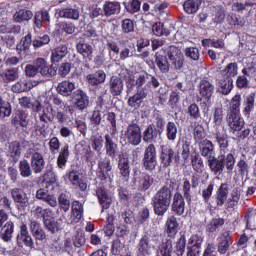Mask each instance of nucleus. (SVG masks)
I'll return each instance as SVG.
<instances>
[{"instance_id":"4be33fe9","label":"nucleus","mask_w":256,"mask_h":256,"mask_svg":"<svg viewBox=\"0 0 256 256\" xmlns=\"http://www.w3.org/2000/svg\"><path fill=\"white\" fill-rule=\"evenodd\" d=\"M76 51L82 55L83 59L93 60V46L91 44L81 40L76 44Z\"/></svg>"},{"instance_id":"ddd939ff","label":"nucleus","mask_w":256,"mask_h":256,"mask_svg":"<svg viewBox=\"0 0 256 256\" xmlns=\"http://www.w3.org/2000/svg\"><path fill=\"white\" fill-rule=\"evenodd\" d=\"M154 241L158 245V256H171L173 253V240L163 239V237L159 236Z\"/></svg>"},{"instance_id":"2f4dec72","label":"nucleus","mask_w":256,"mask_h":256,"mask_svg":"<svg viewBox=\"0 0 256 256\" xmlns=\"http://www.w3.org/2000/svg\"><path fill=\"white\" fill-rule=\"evenodd\" d=\"M103 10L105 17H111L112 15H119L121 13V3L117 1H106L103 4Z\"/></svg>"},{"instance_id":"13d9d810","label":"nucleus","mask_w":256,"mask_h":256,"mask_svg":"<svg viewBox=\"0 0 256 256\" xmlns=\"http://www.w3.org/2000/svg\"><path fill=\"white\" fill-rule=\"evenodd\" d=\"M215 137L221 151H224V149L229 147V140H227L228 136L226 132L216 131Z\"/></svg>"},{"instance_id":"a878e982","label":"nucleus","mask_w":256,"mask_h":256,"mask_svg":"<svg viewBox=\"0 0 256 256\" xmlns=\"http://www.w3.org/2000/svg\"><path fill=\"white\" fill-rule=\"evenodd\" d=\"M111 159L109 157H105L98 162V177L102 181H105L109 176V172L111 171Z\"/></svg>"},{"instance_id":"c9c22d12","label":"nucleus","mask_w":256,"mask_h":256,"mask_svg":"<svg viewBox=\"0 0 256 256\" xmlns=\"http://www.w3.org/2000/svg\"><path fill=\"white\" fill-rule=\"evenodd\" d=\"M255 109V93H251L244 98L242 113L244 117L249 119L251 117V111Z\"/></svg>"},{"instance_id":"ea45409f","label":"nucleus","mask_w":256,"mask_h":256,"mask_svg":"<svg viewBox=\"0 0 256 256\" xmlns=\"http://www.w3.org/2000/svg\"><path fill=\"white\" fill-rule=\"evenodd\" d=\"M56 15L62 19H73L77 21L79 19V10L73 8H62L56 10Z\"/></svg>"},{"instance_id":"412c9836","label":"nucleus","mask_w":256,"mask_h":256,"mask_svg":"<svg viewBox=\"0 0 256 256\" xmlns=\"http://www.w3.org/2000/svg\"><path fill=\"white\" fill-rule=\"evenodd\" d=\"M11 197L12 199H14L15 203H18L19 207H21L22 209H25V207H29V198L22 189L13 188L11 190Z\"/></svg>"},{"instance_id":"37998d69","label":"nucleus","mask_w":256,"mask_h":256,"mask_svg":"<svg viewBox=\"0 0 256 256\" xmlns=\"http://www.w3.org/2000/svg\"><path fill=\"white\" fill-rule=\"evenodd\" d=\"M0 77L4 83H11L19 79V71L17 68H9L0 72Z\"/></svg>"},{"instance_id":"de8ad7c7","label":"nucleus","mask_w":256,"mask_h":256,"mask_svg":"<svg viewBox=\"0 0 256 256\" xmlns=\"http://www.w3.org/2000/svg\"><path fill=\"white\" fill-rule=\"evenodd\" d=\"M14 225L13 222L8 221L2 226L0 230V237L3 241L9 242L13 237Z\"/></svg>"},{"instance_id":"c756f323","label":"nucleus","mask_w":256,"mask_h":256,"mask_svg":"<svg viewBox=\"0 0 256 256\" xmlns=\"http://www.w3.org/2000/svg\"><path fill=\"white\" fill-rule=\"evenodd\" d=\"M29 228L36 241H45V239H47V233H45V230H43L39 222L32 220Z\"/></svg>"},{"instance_id":"603ef678","label":"nucleus","mask_w":256,"mask_h":256,"mask_svg":"<svg viewBox=\"0 0 256 256\" xmlns=\"http://www.w3.org/2000/svg\"><path fill=\"white\" fill-rule=\"evenodd\" d=\"M34 215L36 219H42L44 223V221L51 219V217H53V211L49 208L44 209L41 206H37L34 210Z\"/></svg>"},{"instance_id":"cd10ccee","label":"nucleus","mask_w":256,"mask_h":256,"mask_svg":"<svg viewBox=\"0 0 256 256\" xmlns=\"http://www.w3.org/2000/svg\"><path fill=\"white\" fill-rule=\"evenodd\" d=\"M67 178L69 179V182L73 187H78L80 191H86L87 190V182L81 180V177L79 176V171L72 170L67 174Z\"/></svg>"},{"instance_id":"a211bd4d","label":"nucleus","mask_w":256,"mask_h":256,"mask_svg":"<svg viewBox=\"0 0 256 256\" xmlns=\"http://www.w3.org/2000/svg\"><path fill=\"white\" fill-rule=\"evenodd\" d=\"M118 169L121 175L122 181L129 182L131 178V167L129 165V158L120 156L118 160Z\"/></svg>"},{"instance_id":"393cba45","label":"nucleus","mask_w":256,"mask_h":256,"mask_svg":"<svg viewBox=\"0 0 256 256\" xmlns=\"http://www.w3.org/2000/svg\"><path fill=\"white\" fill-rule=\"evenodd\" d=\"M108 85H109L110 93L111 95H113V97H119V95L123 93V89H124L123 79L117 76H112L110 78Z\"/></svg>"},{"instance_id":"4d7b16f0","label":"nucleus","mask_w":256,"mask_h":256,"mask_svg":"<svg viewBox=\"0 0 256 256\" xmlns=\"http://www.w3.org/2000/svg\"><path fill=\"white\" fill-rule=\"evenodd\" d=\"M239 73V65L237 63L232 62L229 63L226 68L222 71L223 75H226V79H231V77H237Z\"/></svg>"},{"instance_id":"9b49d317","label":"nucleus","mask_w":256,"mask_h":256,"mask_svg":"<svg viewBox=\"0 0 256 256\" xmlns=\"http://www.w3.org/2000/svg\"><path fill=\"white\" fill-rule=\"evenodd\" d=\"M155 63L160 73H169V71H171V64L169 63L165 49H161L160 51L156 52Z\"/></svg>"},{"instance_id":"49530a36","label":"nucleus","mask_w":256,"mask_h":256,"mask_svg":"<svg viewBox=\"0 0 256 256\" xmlns=\"http://www.w3.org/2000/svg\"><path fill=\"white\" fill-rule=\"evenodd\" d=\"M51 21V16H49V12L45 11H38L35 13L34 16V23L38 29L43 27V23H49Z\"/></svg>"},{"instance_id":"9d476101","label":"nucleus","mask_w":256,"mask_h":256,"mask_svg":"<svg viewBox=\"0 0 256 256\" xmlns=\"http://www.w3.org/2000/svg\"><path fill=\"white\" fill-rule=\"evenodd\" d=\"M139 176V171L134 170V179L137 183L139 191H147L151 188V185L154 183L153 177L147 173H142Z\"/></svg>"},{"instance_id":"39448f33","label":"nucleus","mask_w":256,"mask_h":256,"mask_svg":"<svg viewBox=\"0 0 256 256\" xmlns=\"http://www.w3.org/2000/svg\"><path fill=\"white\" fill-rule=\"evenodd\" d=\"M83 213H85V209L83 208V204L79 201H73L71 206V214L67 216L65 219V223L67 225H75L83 219Z\"/></svg>"},{"instance_id":"4c0bfd02","label":"nucleus","mask_w":256,"mask_h":256,"mask_svg":"<svg viewBox=\"0 0 256 256\" xmlns=\"http://www.w3.org/2000/svg\"><path fill=\"white\" fill-rule=\"evenodd\" d=\"M69 144H65L59 151L57 157V167L59 169H65L67 167V162L69 161Z\"/></svg>"},{"instance_id":"3c124183","label":"nucleus","mask_w":256,"mask_h":256,"mask_svg":"<svg viewBox=\"0 0 256 256\" xmlns=\"http://www.w3.org/2000/svg\"><path fill=\"white\" fill-rule=\"evenodd\" d=\"M241 94H236L230 101L228 114H241Z\"/></svg>"},{"instance_id":"b1692460","label":"nucleus","mask_w":256,"mask_h":256,"mask_svg":"<svg viewBox=\"0 0 256 256\" xmlns=\"http://www.w3.org/2000/svg\"><path fill=\"white\" fill-rule=\"evenodd\" d=\"M231 245V234L229 231L222 232L218 237V251L221 255H225L229 251Z\"/></svg>"},{"instance_id":"c03bdc74","label":"nucleus","mask_w":256,"mask_h":256,"mask_svg":"<svg viewBox=\"0 0 256 256\" xmlns=\"http://www.w3.org/2000/svg\"><path fill=\"white\" fill-rule=\"evenodd\" d=\"M218 91L222 95H229L233 91V78H224L218 81Z\"/></svg>"},{"instance_id":"bb28decb","label":"nucleus","mask_w":256,"mask_h":256,"mask_svg":"<svg viewBox=\"0 0 256 256\" xmlns=\"http://www.w3.org/2000/svg\"><path fill=\"white\" fill-rule=\"evenodd\" d=\"M199 149L202 157H205L207 161L209 159L213 158V153L215 152V145H213V142L208 139H204L199 143Z\"/></svg>"},{"instance_id":"7ed1b4c3","label":"nucleus","mask_w":256,"mask_h":256,"mask_svg":"<svg viewBox=\"0 0 256 256\" xmlns=\"http://www.w3.org/2000/svg\"><path fill=\"white\" fill-rule=\"evenodd\" d=\"M123 137L127 140V143L137 147V145L141 144V139H143L141 127L137 123L128 125L123 133Z\"/></svg>"},{"instance_id":"473e14b6","label":"nucleus","mask_w":256,"mask_h":256,"mask_svg":"<svg viewBox=\"0 0 256 256\" xmlns=\"http://www.w3.org/2000/svg\"><path fill=\"white\" fill-rule=\"evenodd\" d=\"M105 139V149H106V153L107 155H109V157H112V159H115V157H117V142H115V136H113L112 134H106L104 136Z\"/></svg>"},{"instance_id":"0eeeda50","label":"nucleus","mask_w":256,"mask_h":256,"mask_svg":"<svg viewBox=\"0 0 256 256\" xmlns=\"http://www.w3.org/2000/svg\"><path fill=\"white\" fill-rule=\"evenodd\" d=\"M226 122L230 129V133H239L245 127V120L241 117V114H227Z\"/></svg>"},{"instance_id":"aec40b11","label":"nucleus","mask_w":256,"mask_h":256,"mask_svg":"<svg viewBox=\"0 0 256 256\" xmlns=\"http://www.w3.org/2000/svg\"><path fill=\"white\" fill-rule=\"evenodd\" d=\"M175 157V150L169 145L161 146L160 161L163 167H170L173 163V158Z\"/></svg>"},{"instance_id":"052dcab7","label":"nucleus","mask_w":256,"mask_h":256,"mask_svg":"<svg viewBox=\"0 0 256 256\" xmlns=\"http://www.w3.org/2000/svg\"><path fill=\"white\" fill-rule=\"evenodd\" d=\"M177 124L175 122H168L166 125V137L168 141H175L177 139Z\"/></svg>"},{"instance_id":"2eb2a0df","label":"nucleus","mask_w":256,"mask_h":256,"mask_svg":"<svg viewBox=\"0 0 256 256\" xmlns=\"http://www.w3.org/2000/svg\"><path fill=\"white\" fill-rule=\"evenodd\" d=\"M168 57L175 69H181V67H183V62L185 59L181 49L175 46H170L168 50Z\"/></svg>"},{"instance_id":"680f3d73","label":"nucleus","mask_w":256,"mask_h":256,"mask_svg":"<svg viewBox=\"0 0 256 256\" xmlns=\"http://www.w3.org/2000/svg\"><path fill=\"white\" fill-rule=\"evenodd\" d=\"M50 41L51 37H49V35L47 34H44L42 36H37L36 38H34V40L32 41V45L34 49H39L40 47L49 45Z\"/></svg>"},{"instance_id":"7c9ffc66","label":"nucleus","mask_w":256,"mask_h":256,"mask_svg":"<svg viewBox=\"0 0 256 256\" xmlns=\"http://www.w3.org/2000/svg\"><path fill=\"white\" fill-rule=\"evenodd\" d=\"M229 195V185L227 183H222L218 190L216 191V205L217 207H223L227 202V197Z\"/></svg>"},{"instance_id":"4468645a","label":"nucleus","mask_w":256,"mask_h":256,"mask_svg":"<svg viewBox=\"0 0 256 256\" xmlns=\"http://www.w3.org/2000/svg\"><path fill=\"white\" fill-rule=\"evenodd\" d=\"M199 175H193L191 182L189 179H184L183 185H182V193L185 197L187 203H191L192 197H191V187L193 189L199 187ZM192 183V184H191Z\"/></svg>"},{"instance_id":"a18cd8bd","label":"nucleus","mask_w":256,"mask_h":256,"mask_svg":"<svg viewBox=\"0 0 256 256\" xmlns=\"http://www.w3.org/2000/svg\"><path fill=\"white\" fill-rule=\"evenodd\" d=\"M177 229H179V222L175 216H170L166 220V233L169 237H175L177 235Z\"/></svg>"},{"instance_id":"774afa93","label":"nucleus","mask_w":256,"mask_h":256,"mask_svg":"<svg viewBox=\"0 0 256 256\" xmlns=\"http://www.w3.org/2000/svg\"><path fill=\"white\" fill-rule=\"evenodd\" d=\"M185 245H187V241L185 240V237L182 236L176 242L175 253L177 256H183V253H185Z\"/></svg>"},{"instance_id":"f3484780","label":"nucleus","mask_w":256,"mask_h":256,"mask_svg":"<svg viewBox=\"0 0 256 256\" xmlns=\"http://www.w3.org/2000/svg\"><path fill=\"white\" fill-rule=\"evenodd\" d=\"M198 91L203 99L210 101L213 93H215V86L209 80L203 79L198 85Z\"/></svg>"},{"instance_id":"f704fd0d","label":"nucleus","mask_w":256,"mask_h":256,"mask_svg":"<svg viewBox=\"0 0 256 256\" xmlns=\"http://www.w3.org/2000/svg\"><path fill=\"white\" fill-rule=\"evenodd\" d=\"M151 240L149 236H144L140 239L137 246V256H149L151 255Z\"/></svg>"},{"instance_id":"1a4fd4ad","label":"nucleus","mask_w":256,"mask_h":256,"mask_svg":"<svg viewBox=\"0 0 256 256\" xmlns=\"http://www.w3.org/2000/svg\"><path fill=\"white\" fill-rule=\"evenodd\" d=\"M203 243V237L198 234H193L187 243L188 253L187 256H199L201 253V245Z\"/></svg>"},{"instance_id":"8fccbe9b","label":"nucleus","mask_w":256,"mask_h":256,"mask_svg":"<svg viewBox=\"0 0 256 256\" xmlns=\"http://www.w3.org/2000/svg\"><path fill=\"white\" fill-rule=\"evenodd\" d=\"M31 87H33L31 82H27V80H19L12 85L11 91L13 93H25L27 91H31Z\"/></svg>"},{"instance_id":"f03ea898","label":"nucleus","mask_w":256,"mask_h":256,"mask_svg":"<svg viewBox=\"0 0 256 256\" xmlns=\"http://www.w3.org/2000/svg\"><path fill=\"white\" fill-rule=\"evenodd\" d=\"M207 162L210 171L214 175H221L225 171V167L228 173H233V169H235V156L231 153L226 156L224 154H220L218 157L212 156Z\"/></svg>"},{"instance_id":"338daca9","label":"nucleus","mask_w":256,"mask_h":256,"mask_svg":"<svg viewBox=\"0 0 256 256\" xmlns=\"http://www.w3.org/2000/svg\"><path fill=\"white\" fill-rule=\"evenodd\" d=\"M58 202L60 205V209H62V211H64L65 213H67V211L71 209V201H69V198L66 196L65 193L59 195Z\"/></svg>"},{"instance_id":"f257e3e1","label":"nucleus","mask_w":256,"mask_h":256,"mask_svg":"<svg viewBox=\"0 0 256 256\" xmlns=\"http://www.w3.org/2000/svg\"><path fill=\"white\" fill-rule=\"evenodd\" d=\"M171 199H173L171 187H161L152 198V207L155 215L163 217L169 211V207H171Z\"/></svg>"},{"instance_id":"6e6d98bb","label":"nucleus","mask_w":256,"mask_h":256,"mask_svg":"<svg viewBox=\"0 0 256 256\" xmlns=\"http://www.w3.org/2000/svg\"><path fill=\"white\" fill-rule=\"evenodd\" d=\"M8 153L14 161H19V157H21V144L17 141L11 142L8 147Z\"/></svg>"},{"instance_id":"bf43d9fd","label":"nucleus","mask_w":256,"mask_h":256,"mask_svg":"<svg viewBox=\"0 0 256 256\" xmlns=\"http://www.w3.org/2000/svg\"><path fill=\"white\" fill-rule=\"evenodd\" d=\"M19 171L21 177H31L33 175V170H31V164H29V161L22 160L19 162Z\"/></svg>"},{"instance_id":"e2e57ef3","label":"nucleus","mask_w":256,"mask_h":256,"mask_svg":"<svg viewBox=\"0 0 256 256\" xmlns=\"http://www.w3.org/2000/svg\"><path fill=\"white\" fill-rule=\"evenodd\" d=\"M142 163L146 171H155L157 167V158L143 157Z\"/></svg>"},{"instance_id":"6e6552de","label":"nucleus","mask_w":256,"mask_h":256,"mask_svg":"<svg viewBox=\"0 0 256 256\" xmlns=\"http://www.w3.org/2000/svg\"><path fill=\"white\" fill-rule=\"evenodd\" d=\"M74 101V105L78 111H84L89 107V96L82 89H77L73 92L71 96Z\"/></svg>"},{"instance_id":"423d86ee","label":"nucleus","mask_w":256,"mask_h":256,"mask_svg":"<svg viewBox=\"0 0 256 256\" xmlns=\"http://www.w3.org/2000/svg\"><path fill=\"white\" fill-rule=\"evenodd\" d=\"M16 243L18 247H29L30 249H33L35 247V242L33 241V237L29 235L27 225L22 224L20 226V232L16 237Z\"/></svg>"},{"instance_id":"79ce46f5","label":"nucleus","mask_w":256,"mask_h":256,"mask_svg":"<svg viewBox=\"0 0 256 256\" xmlns=\"http://www.w3.org/2000/svg\"><path fill=\"white\" fill-rule=\"evenodd\" d=\"M96 195L98 197L100 205H102V209H109L111 206V196L107 193L105 188H98L96 190Z\"/></svg>"},{"instance_id":"58836bf2","label":"nucleus","mask_w":256,"mask_h":256,"mask_svg":"<svg viewBox=\"0 0 256 256\" xmlns=\"http://www.w3.org/2000/svg\"><path fill=\"white\" fill-rule=\"evenodd\" d=\"M15 127H27L29 125V113L25 111H18L11 121Z\"/></svg>"},{"instance_id":"20e7f679","label":"nucleus","mask_w":256,"mask_h":256,"mask_svg":"<svg viewBox=\"0 0 256 256\" xmlns=\"http://www.w3.org/2000/svg\"><path fill=\"white\" fill-rule=\"evenodd\" d=\"M26 157H31L30 163L34 173H43V169H45V158H43V154L37 152L33 147L27 150Z\"/></svg>"},{"instance_id":"09e8293b","label":"nucleus","mask_w":256,"mask_h":256,"mask_svg":"<svg viewBox=\"0 0 256 256\" xmlns=\"http://www.w3.org/2000/svg\"><path fill=\"white\" fill-rule=\"evenodd\" d=\"M201 0H186L183 4V9L188 15H193L199 11Z\"/></svg>"},{"instance_id":"6ab92c4d","label":"nucleus","mask_w":256,"mask_h":256,"mask_svg":"<svg viewBox=\"0 0 256 256\" xmlns=\"http://www.w3.org/2000/svg\"><path fill=\"white\" fill-rule=\"evenodd\" d=\"M161 132L155 127L154 124H150L143 132L144 143H149V145L157 143Z\"/></svg>"},{"instance_id":"5fc2aeb1","label":"nucleus","mask_w":256,"mask_h":256,"mask_svg":"<svg viewBox=\"0 0 256 256\" xmlns=\"http://www.w3.org/2000/svg\"><path fill=\"white\" fill-rule=\"evenodd\" d=\"M225 225V220L223 218H213L207 225V233H215L220 227Z\"/></svg>"},{"instance_id":"864d4df0","label":"nucleus","mask_w":256,"mask_h":256,"mask_svg":"<svg viewBox=\"0 0 256 256\" xmlns=\"http://www.w3.org/2000/svg\"><path fill=\"white\" fill-rule=\"evenodd\" d=\"M67 53H69V50H67V46L59 45L54 50H52V61H61V59H63V57H65Z\"/></svg>"},{"instance_id":"e433bc0d","label":"nucleus","mask_w":256,"mask_h":256,"mask_svg":"<svg viewBox=\"0 0 256 256\" xmlns=\"http://www.w3.org/2000/svg\"><path fill=\"white\" fill-rule=\"evenodd\" d=\"M31 43H33L31 34H27L24 38H22L20 45L17 46L18 55H20V57H25L28 55L31 49Z\"/></svg>"},{"instance_id":"5701e85b","label":"nucleus","mask_w":256,"mask_h":256,"mask_svg":"<svg viewBox=\"0 0 256 256\" xmlns=\"http://www.w3.org/2000/svg\"><path fill=\"white\" fill-rule=\"evenodd\" d=\"M147 98V93L145 92V88H139L136 91V94L131 96L128 99V106L132 107L133 109H139L141 104L143 103V99Z\"/></svg>"},{"instance_id":"c85d7f7f","label":"nucleus","mask_w":256,"mask_h":256,"mask_svg":"<svg viewBox=\"0 0 256 256\" xmlns=\"http://www.w3.org/2000/svg\"><path fill=\"white\" fill-rule=\"evenodd\" d=\"M57 93L63 97H73V91H75V83L64 80L60 82L57 86Z\"/></svg>"},{"instance_id":"0e129e2a","label":"nucleus","mask_w":256,"mask_h":256,"mask_svg":"<svg viewBox=\"0 0 256 256\" xmlns=\"http://www.w3.org/2000/svg\"><path fill=\"white\" fill-rule=\"evenodd\" d=\"M43 225L47 231H50V233L55 234L59 232V223L53 219L48 218L47 220H44Z\"/></svg>"},{"instance_id":"dca6fc26","label":"nucleus","mask_w":256,"mask_h":256,"mask_svg":"<svg viewBox=\"0 0 256 256\" xmlns=\"http://www.w3.org/2000/svg\"><path fill=\"white\" fill-rule=\"evenodd\" d=\"M172 211L178 217L185 213V196L181 192H176L172 198Z\"/></svg>"},{"instance_id":"f8f14e48","label":"nucleus","mask_w":256,"mask_h":256,"mask_svg":"<svg viewBox=\"0 0 256 256\" xmlns=\"http://www.w3.org/2000/svg\"><path fill=\"white\" fill-rule=\"evenodd\" d=\"M36 67L38 73H40V75L46 79L55 77V75H57V70H55L53 66L49 65V63H47V61L43 58H38L36 60Z\"/></svg>"},{"instance_id":"69168bd1","label":"nucleus","mask_w":256,"mask_h":256,"mask_svg":"<svg viewBox=\"0 0 256 256\" xmlns=\"http://www.w3.org/2000/svg\"><path fill=\"white\" fill-rule=\"evenodd\" d=\"M185 56L192 61H199L201 54L199 53V49L197 47H188L184 50Z\"/></svg>"},{"instance_id":"a19ab883","label":"nucleus","mask_w":256,"mask_h":256,"mask_svg":"<svg viewBox=\"0 0 256 256\" xmlns=\"http://www.w3.org/2000/svg\"><path fill=\"white\" fill-rule=\"evenodd\" d=\"M33 19V12L31 10L21 9L14 13L13 20L15 23H27Z\"/></svg>"},{"instance_id":"72a5a7b5","label":"nucleus","mask_w":256,"mask_h":256,"mask_svg":"<svg viewBox=\"0 0 256 256\" xmlns=\"http://www.w3.org/2000/svg\"><path fill=\"white\" fill-rule=\"evenodd\" d=\"M105 79H107V74H105V71L103 70H98L95 73L88 74L86 76L87 83H89L92 87L101 85Z\"/></svg>"}]
</instances>
